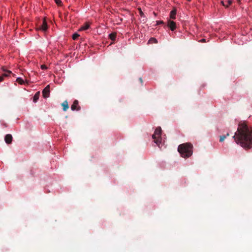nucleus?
I'll return each instance as SVG.
<instances>
[{
    "label": "nucleus",
    "instance_id": "nucleus-1",
    "mask_svg": "<svg viewBox=\"0 0 252 252\" xmlns=\"http://www.w3.org/2000/svg\"><path fill=\"white\" fill-rule=\"evenodd\" d=\"M233 138L242 147L251 149L252 147V128L245 122L240 123Z\"/></svg>",
    "mask_w": 252,
    "mask_h": 252
},
{
    "label": "nucleus",
    "instance_id": "nucleus-2",
    "mask_svg": "<svg viewBox=\"0 0 252 252\" xmlns=\"http://www.w3.org/2000/svg\"><path fill=\"white\" fill-rule=\"evenodd\" d=\"M193 146L190 143H186L179 145L178 151L184 158L190 157L192 154Z\"/></svg>",
    "mask_w": 252,
    "mask_h": 252
},
{
    "label": "nucleus",
    "instance_id": "nucleus-3",
    "mask_svg": "<svg viewBox=\"0 0 252 252\" xmlns=\"http://www.w3.org/2000/svg\"><path fill=\"white\" fill-rule=\"evenodd\" d=\"M161 128L160 127H158L156 128L154 133L152 135V138L154 139V141L155 143H156L158 145H159V144L161 142Z\"/></svg>",
    "mask_w": 252,
    "mask_h": 252
},
{
    "label": "nucleus",
    "instance_id": "nucleus-4",
    "mask_svg": "<svg viewBox=\"0 0 252 252\" xmlns=\"http://www.w3.org/2000/svg\"><path fill=\"white\" fill-rule=\"evenodd\" d=\"M50 85H48L42 91V95L44 98H46L49 97L50 93Z\"/></svg>",
    "mask_w": 252,
    "mask_h": 252
},
{
    "label": "nucleus",
    "instance_id": "nucleus-5",
    "mask_svg": "<svg viewBox=\"0 0 252 252\" xmlns=\"http://www.w3.org/2000/svg\"><path fill=\"white\" fill-rule=\"evenodd\" d=\"M71 109L72 111H79L80 110V107L78 105V101L77 100H75L73 101V104L71 106Z\"/></svg>",
    "mask_w": 252,
    "mask_h": 252
},
{
    "label": "nucleus",
    "instance_id": "nucleus-6",
    "mask_svg": "<svg viewBox=\"0 0 252 252\" xmlns=\"http://www.w3.org/2000/svg\"><path fill=\"white\" fill-rule=\"evenodd\" d=\"M167 26L172 31H174L176 28V23L175 22L170 20H168V21Z\"/></svg>",
    "mask_w": 252,
    "mask_h": 252
},
{
    "label": "nucleus",
    "instance_id": "nucleus-7",
    "mask_svg": "<svg viewBox=\"0 0 252 252\" xmlns=\"http://www.w3.org/2000/svg\"><path fill=\"white\" fill-rule=\"evenodd\" d=\"M40 29L43 31H45L48 29V25L47 22L45 19L42 21V25H41Z\"/></svg>",
    "mask_w": 252,
    "mask_h": 252
},
{
    "label": "nucleus",
    "instance_id": "nucleus-8",
    "mask_svg": "<svg viewBox=\"0 0 252 252\" xmlns=\"http://www.w3.org/2000/svg\"><path fill=\"white\" fill-rule=\"evenodd\" d=\"M10 74H11V72L10 71H6L0 75V82L3 80L4 77L9 76Z\"/></svg>",
    "mask_w": 252,
    "mask_h": 252
},
{
    "label": "nucleus",
    "instance_id": "nucleus-9",
    "mask_svg": "<svg viewBox=\"0 0 252 252\" xmlns=\"http://www.w3.org/2000/svg\"><path fill=\"white\" fill-rule=\"evenodd\" d=\"M61 105L63 106V109L64 111H66L69 108L68 102L67 100L64 101Z\"/></svg>",
    "mask_w": 252,
    "mask_h": 252
},
{
    "label": "nucleus",
    "instance_id": "nucleus-10",
    "mask_svg": "<svg viewBox=\"0 0 252 252\" xmlns=\"http://www.w3.org/2000/svg\"><path fill=\"white\" fill-rule=\"evenodd\" d=\"M12 139V137L10 134H7L5 136L4 140L7 144L10 143Z\"/></svg>",
    "mask_w": 252,
    "mask_h": 252
},
{
    "label": "nucleus",
    "instance_id": "nucleus-11",
    "mask_svg": "<svg viewBox=\"0 0 252 252\" xmlns=\"http://www.w3.org/2000/svg\"><path fill=\"white\" fill-rule=\"evenodd\" d=\"M90 28V24L89 23H85L79 29V31H84Z\"/></svg>",
    "mask_w": 252,
    "mask_h": 252
},
{
    "label": "nucleus",
    "instance_id": "nucleus-12",
    "mask_svg": "<svg viewBox=\"0 0 252 252\" xmlns=\"http://www.w3.org/2000/svg\"><path fill=\"white\" fill-rule=\"evenodd\" d=\"M176 9H174L170 12V17L172 19H174L176 18Z\"/></svg>",
    "mask_w": 252,
    "mask_h": 252
},
{
    "label": "nucleus",
    "instance_id": "nucleus-13",
    "mask_svg": "<svg viewBox=\"0 0 252 252\" xmlns=\"http://www.w3.org/2000/svg\"><path fill=\"white\" fill-rule=\"evenodd\" d=\"M39 96H40V92H36L33 97V101L34 102H37V101L39 99Z\"/></svg>",
    "mask_w": 252,
    "mask_h": 252
},
{
    "label": "nucleus",
    "instance_id": "nucleus-14",
    "mask_svg": "<svg viewBox=\"0 0 252 252\" xmlns=\"http://www.w3.org/2000/svg\"><path fill=\"white\" fill-rule=\"evenodd\" d=\"M109 36L112 40L114 41L116 39V33H115V32L111 33L109 35Z\"/></svg>",
    "mask_w": 252,
    "mask_h": 252
},
{
    "label": "nucleus",
    "instance_id": "nucleus-15",
    "mask_svg": "<svg viewBox=\"0 0 252 252\" xmlns=\"http://www.w3.org/2000/svg\"><path fill=\"white\" fill-rule=\"evenodd\" d=\"M17 83L22 85L24 83V81L20 77H17Z\"/></svg>",
    "mask_w": 252,
    "mask_h": 252
},
{
    "label": "nucleus",
    "instance_id": "nucleus-16",
    "mask_svg": "<svg viewBox=\"0 0 252 252\" xmlns=\"http://www.w3.org/2000/svg\"><path fill=\"white\" fill-rule=\"evenodd\" d=\"M79 36V34H78L77 33H75L72 35V37L73 40H76Z\"/></svg>",
    "mask_w": 252,
    "mask_h": 252
},
{
    "label": "nucleus",
    "instance_id": "nucleus-17",
    "mask_svg": "<svg viewBox=\"0 0 252 252\" xmlns=\"http://www.w3.org/2000/svg\"><path fill=\"white\" fill-rule=\"evenodd\" d=\"M226 138V136L225 135H221V136H220V142H222L224 139Z\"/></svg>",
    "mask_w": 252,
    "mask_h": 252
},
{
    "label": "nucleus",
    "instance_id": "nucleus-18",
    "mask_svg": "<svg viewBox=\"0 0 252 252\" xmlns=\"http://www.w3.org/2000/svg\"><path fill=\"white\" fill-rule=\"evenodd\" d=\"M57 4L60 5L62 4V1L61 0H54Z\"/></svg>",
    "mask_w": 252,
    "mask_h": 252
},
{
    "label": "nucleus",
    "instance_id": "nucleus-19",
    "mask_svg": "<svg viewBox=\"0 0 252 252\" xmlns=\"http://www.w3.org/2000/svg\"><path fill=\"white\" fill-rule=\"evenodd\" d=\"M221 4L223 6H224L225 8H228V5H226L224 1L223 0H221V2H220Z\"/></svg>",
    "mask_w": 252,
    "mask_h": 252
},
{
    "label": "nucleus",
    "instance_id": "nucleus-20",
    "mask_svg": "<svg viewBox=\"0 0 252 252\" xmlns=\"http://www.w3.org/2000/svg\"><path fill=\"white\" fill-rule=\"evenodd\" d=\"M41 68L42 69H47V67L46 66V65H45V64H42V65H41Z\"/></svg>",
    "mask_w": 252,
    "mask_h": 252
},
{
    "label": "nucleus",
    "instance_id": "nucleus-21",
    "mask_svg": "<svg viewBox=\"0 0 252 252\" xmlns=\"http://www.w3.org/2000/svg\"><path fill=\"white\" fill-rule=\"evenodd\" d=\"M228 4L227 5H228V6L231 5L232 3V0H228L227 1Z\"/></svg>",
    "mask_w": 252,
    "mask_h": 252
},
{
    "label": "nucleus",
    "instance_id": "nucleus-22",
    "mask_svg": "<svg viewBox=\"0 0 252 252\" xmlns=\"http://www.w3.org/2000/svg\"><path fill=\"white\" fill-rule=\"evenodd\" d=\"M157 25H159V24H163V22L162 21H157Z\"/></svg>",
    "mask_w": 252,
    "mask_h": 252
},
{
    "label": "nucleus",
    "instance_id": "nucleus-23",
    "mask_svg": "<svg viewBox=\"0 0 252 252\" xmlns=\"http://www.w3.org/2000/svg\"><path fill=\"white\" fill-rule=\"evenodd\" d=\"M151 40H154V41H155V43H157V42H158V41H157V39H156V38H151Z\"/></svg>",
    "mask_w": 252,
    "mask_h": 252
},
{
    "label": "nucleus",
    "instance_id": "nucleus-24",
    "mask_svg": "<svg viewBox=\"0 0 252 252\" xmlns=\"http://www.w3.org/2000/svg\"><path fill=\"white\" fill-rule=\"evenodd\" d=\"M140 15H141V16H143V15L144 14H143V13L142 12V11H141V10H140Z\"/></svg>",
    "mask_w": 252,
    "mask_h": 252
},
{
    "label": "nucleus",
    "instance_id": "nucleus-25",
    "mask_svg": "<svg viewBox=\"0 0 252 252\" xmlns=\"http://www.w3.org/2000/svg\"><path fill=\"white\" fill-rule=\"evenodd\" d=\"M139 81H140V82L141 83H142V78H139Z\"/></svg>",
    "mask_w": 252,
    "mask_h": 252
},
{
    "label": "nucleus",
    "instance_id": "nucleus-26",
    "mask_svg": "<svg viewBox=\"0 0 252 252\" xmlns=\"http://www.w3.org/2000/svg\"><path fill=\"white\" fill-rule=\"evenodd\" d=\"M225 136H226H226H229V133H227L226 134V135H225Z\"/></svg>",
    "mask_w": 252,
    "mask_h": 252
},
{
    "label": "nucleus",
    "instance_id": "nucleus-27",
    "mask_svg": "<svg viewBox=\"0 0 252 252\" xmlns=\"http://www.w3.org/2000/svg\"><path fill=\"white\" fill-rule=\"evenodd\" d=\"M239 3L240 2V0H237Z\"/></svg>",
    "mask_w": 252,
    "mask_h": 252
},
{
    "label": "nucleus",
    "instance_id": "nucleus-28",
    "mask_svg": "<svg viewBox=\"0 0 252 252\" xmlns=\"http://www.w3.org/2000/svg\"><path fill=\"white\" fill-rule=\"evenodd\" d=\"M201 40H202V41H205V39H202Z\"/></svg>",
    "mask_w": 252,
    "mask_h": 252
},
{
    "label": "nucleus",
    "instance_id": "nucleus-29",
    "mask_svg": "<svg viewBox=\"0 0 252 252\" xmlns=\"http://www.w3.org/2000/svg\"><path fill=\"white\" fill-rule=\"evenodd\" d=\"M189 1H190L191 0H188Z\"/></svg>",
    "mask_w": 252,
    "mask_h": 252
}]
</instances>
